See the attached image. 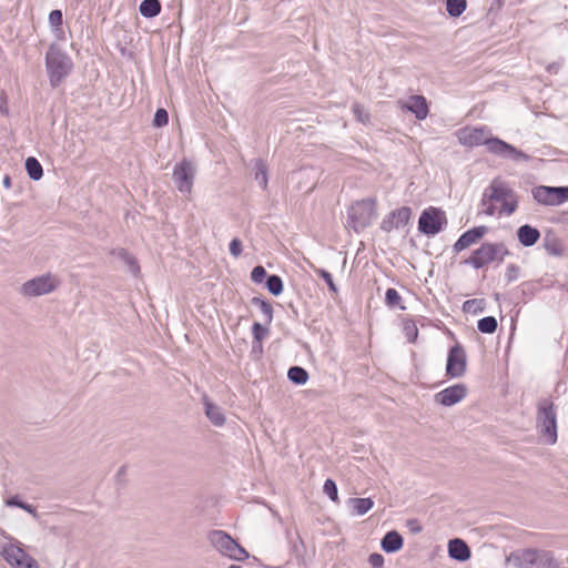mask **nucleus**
Wrapping results in <instances>:
<instances>
[{
    "label": "nucleus",
    "instance_id": "obj_4",
    "mask_svg": "<svg viewBox=\"0 0 568 568\" xmlns=\"http://www.w3.org/2000/svg\"><path fill=\"white\" fill-rule=\"evenodd\" d=\"M506 561L514 568H557L554 557L549 552L534 549L511 552Z\"/></svg>",
    "mask_w": 568,
    "mask_h": 568
},
{
    "label": "nucleus",
    "instance_id": "obj_36",
    "mask_svg": "<svg viewBox=\"0 0 568 568\" xmlns=\"http://www.w3.org/2000/svg\"><path fill=\"white\" fill-rule=\"evenodd\" d=\"M402 297L395 288H387L385 293V302L389 307H395L399 304Z\"/></svg>",
    "mask_w": 568,
    "mask_h": 568
},
{
    "label": "nucleus",
    "instance_id": "obj_50",
    "mask_svg": "<svg viewBox=\"0 0 568 568\" xmlns=\"http://www.w3.org/2000/svg\"><path fill=\"white\" fill-rule=\"evenodd\" d=\"M253 352H262V349H260V345L258 344H256V348L253 349Z\"/></svg>",
    "mask_w": 568,
    "mask_h": 568
},
{
    "label": "nucleus",
    "instance_id": "obj_31",
    "mask_svg": "<svg viewBox=\"0 0 568 568\" xmlns=\"http://www.w3.org/2000/svg\"><path fill=\"white\" fill-rule=\"evenodd\" d=\"M497 320L494 316H486L478 321L477 328L480 333L493 334L497 329Z\"/></svg>",
    "mask_w": 568,
    "mask_h": 568
},
{
    "label": "nucleus",
    "instance_id": "obj_46",
    "mask_svg": "<svg viewBox=\"0 0 568 568\" xmlns=\"http://www.w3.org/2000/svg\"><path fill=\"white\" fill-rule=\"evenodd\" d=\"M7 505L8 506H17V507H20V505H22V501H20L18 499V497H12L10 499L7 500Z\"/></svg>",
    "mask_w": 568,
    "mask_h": 568
},
{
    "label": "nucleus",
    "instance_id": "obj_37",
    "mask_svg": "<svg viewBox=\"0 0 568 568\" xmlns=\"http://www.w3.org/2000/svg\"><path fill=\"white\" fill-rule=\"evenodd\" d=\"M324 493L333 500V501H337L338 500V495H337V487H336V484L334 480L332 479H326V481L324 483Z\"/></svg>",
    "mask_w": 568,
    "mask_h": 568
},
{
    "label": "nucleus",
    "instance_id": "obj_10",
    "mask_svg": "<svg viewBox=\"0 0 568 568\" xmlns=\"http://www.w3.org/2000/svg\"><path fill=\"white\" fill-rule=\"evenodd\" d=\"M447 224L445 213L436 207L424 210L418 220V230L425 235L438 234Z\"/></svg>",
    "mask_w": 568,
    "mask_h": 568
},
{
    "label": "nucleus",
    "instance_id": "obj_41",
    "mask_svg": "<svg viewBox=\"0 0 568 568\" xmlns=\"http://www.w3.org/2000/svg\"><path fill=\"white\" fill-rule=\"evenodd\" d=\"M353 112H354V115L356 116V119L362 122V123H365L369 120V114L366 112V110L358 103H355L353 105Z\"/></svg>",
    "mask_w": 568,
    "mask_h": 568
},
{
    "label": "nucleus",
    "instance_id": "obj_17",
    "mask_svg": "<svg viewBox=\"0 0 568 568\" xmlns=\"http://www.w3.org/2000/svg\"><path fill=\"white\" fill-rule=\"evenodd\" d=\"M398 103L403 110L412 112L418 120L426 119L429 113L427 100L423 95H410L407 101Z\"/></svg>",
    "mask_w": 568,
    "mask_h": 568
},
{
    "label": "nucleus",
    "instance_id": "obj_51",
    "mask_svg": "<svg viewBox=\"0 0 568 568\" xmlns=\"http://www.w3.org/2000/svg\"><path fill=\"white\" fill-rule=\"evenodd\" d=\"M229 568H242V567L237 566V565H231Z\"/></svg>",
    "mask_w": 568,
    "mask_h": 568
},
{
    "label": "nucleus",
    "instance_id": "obj_49",
    "mask_svg": "<svg viewBox=\"0 0 568 568\" xmlns=\"http://www.w3.org/2000/svg\"><path fill=\"white\" fill-rule=\"evenodd\" d=\"M3 184H4V186H7V187H9V186H10V178H9V176H6V178L3 179Z\"/></svg>",
    "mask_w": 568,
    "mask_h": 568
},
{
    "label": "nucleus",
    "instance_id": "obj_8",
    "mask_svg": "<svg viewBox=\"0 0 568 568\" xmlns=\"http://www.w3.org/2000/svg\"><path fill=\"white\" fill-rule=\"evenodd\" d=\"M212 546L223 556L230 559L244 561L248 558V552L239 545L230 535L222 530H214L209 536Z\"/></svg>",
    "mask_w": 568,
    "mask_h": 568
},
{
    "label": "nucleus",
    "instance_id": "obj_6",
    "mask_svg": "<svg viewBox=\"0 0 568 568\" xmlns=\"http://www.w3.org/2000/svg\"><path fill=\"white\" fill-rule=\"evenodd\" d=\"M508 254L509 251L504 243L485 242L471 253L465 263L479 270L493 262L501 263Z\"/></svg>",
    "mask_w": 568,
    "mask_h": 568
},
{
    "label": "nucleus",
    "instance_id": "obj_40",
    "mask_svg": "<svg viewBox=\"0 0 568 568\" xmlns=\"http://www.w3.org/2000/svg\"><path fill=\"white\" fill-rule=\"evenodd\" d=\"M266 271L261 265L255 266L251 272V280L256 284H261L264 281Z\"/></svg>",
    "mask_w": 568,
    "mask_h": 568
},
{
    "label": "nucleus",
    "instance_id": "obj_19",
    "mask_svg": "<svg viewBox=\"0 0 568 568\" xmlns=\"http://www.w3.org/2000/svg\"><path fill=\"white\" fill-rule=\"evenodd\" d=\"M517 239L523 246L530 247L540 239V232L529 224H524L517 230Z\"/></svg>",
    "mask_w": 568,
    "mask_h": 568
},
{
    "label": "nucleus",
    "instance_id": "obj_13",
    "mask_svg": "<svg viewBox=\"0 0 568 568\" xmlns=\"http://www.w3.org/2000/svg\"><path fill=\"white\" fill-rule=\"evenodd\" d=\"M194 176L195 168L191 161L184 159L180 163L175 164L172 179L180 192L191 193Z\"/></svg>",
    "mask_w": 568,
    "mask_h": 568
},
{
    "label": "nucleus",
    "instance_id": "obj_11",
    "mask_svg": "<svg viewBox=\"0 0 568 568\" xmlns=\"http://www.w3.org/2000/svg\"><path fill=\"white\" fill-rule=\"evenodd\" d=\"M532 197L542 205L557 206L568 201L567 186H536L532 189Z\"/></svg>",
    "mask_w": 568,
    "mask_h": 568
},
{
    "label": "nucleus",
    "instance_id": "obj_43",
    "mask_svg": "<svg viewBox=\"0 0 568 568\" xmlns=\"http://www.w3.org/2000/svg\"><path fill=\"white\" fill-rule=\"evenodd\" d=\"M230 253L239 257L242 253V242L239 239H233L230 243Z\"/></svg>",
    "mask_w": 568,
    "mask_h": 568
},
{
    "label": "nucleus",
    "instance_id": "obj_3",
    "mask_svg": "<svg viewBox=\"0 0 568 568\" xmlns=\"http://www.w3.org/2000/svg\"><path fill=\"white\" fill-rule=\"evenodd\" d=\"M72 60L58 45L51 44L45 54V68L51 87H58L70 73Z\"/></svg>",
    "mask_w": 568,
    "mask_h": 568
},
{
    "label": "nucleus",
    "instance_id": "obj_18",
    "mask_svg": "<svg viewBox=\"0 0 568 568\" xmlns=\"http://www.w3.org/2000/svg\"><path fill=\"white\" fill-rule=\"evenodd\" d=\"M487 232L488 227L485 225L476 226L466 231L455 242L453 246L454 251L457 253L462 252L463 250L478 242Z\"/></svg>",
    "mask_w": 568,
    "mask_h": 568
},
{
    "label": "nucleus",
    "instance_id": "obj_47",
    "mask_svg": "<svg viewBox=\"0 0 568 568\" xmlns=\"http://www.w3.org/2000/svg\"><path fill=\"white\" fill-rule=\"evenodd\" d=\"M20 508H22L26 511H28V513L32 514L33 516H36V510H34V508L31 505L22 503V505H20Z\"/></svg>",
    "mask_w": 568,
    "mask_h": 568
},
{
    "label": "nucleus",
    "instance_id": "obj_34",
    "mask_svg": "<svg viewBox=\"0 0 568 568\" xmlns=\"http://www.w3.org/2000/svg\"><path fill=\"white\" fill-rule=\"evenodd\" d=\"M266 287L271 294L277 296L283 292V281L278 275H270L266 280Z\"/></svg>",
    "mask_w": 568,
    "mask_h": 568
},
{
    "label": "nucleus",
    "instance_id": "obj_29",
    "mask_svg": "<svg viewBox=\"0 0 568 568\" xmlns=\"http://www.w3.org/2000/svg\"><path fill=\"white\" fill-rule=\"evenodd\" d=\"M351 504L353 511L356 515H364L374 506V503L371 498H355L351 500Z\"/></svg>",
    "mask_w": 568,
    "mask_h": 568
},
{
    "label": "nucleus",
    "instance_id": "obj_28",
    "mask_svg": "<svg viewBox=\"0 0 568 568\" xmlns=\"http://www.w3.org/2000/svg\"><path fill=\"white\" fill-rule=\"evenodd\" d=\"M287 377L296 385H304L308 379V373L301 366H293L288 369Z\"/></svg>",
    "mask_w": 568,
    "mask_h": 568
},
{
    "label": "nucleus",
    "instance_id": "obj_23",
    "mask_svg": "<svg viewBox=\"0 0 568 568\" xmlns=\"http://www.w3.org/2000/svg\"><path fill=\"white\" fill-rule=\"evenodd\" d=\"M205 414L211 423L217 427L223 426L225 423V416L221 407L215 404L205 400Z\"/></svg>",
    "mask_w": 568,
    "mask_h": 568
},
{
    "label": "nucleus",
    "instance_id": "obj_1",
    "mask_svg": "<svg viewBox=\"0 0 568 568\" xmlns=\"http://www.w3.org/2000/svg\"><path fill=\"white\" fill-rule=\"evenodd\" d=\"M458 142L466 146L485 145L487 151L514 161H527L528 155L514 145L491 135L486 126L464 128L456 133Z\"/></svg>",
    "mask_w": 568,
    "mask_h": 568
},
{
    "label": "nucleus",
    "instance_id": "obj_5",
    "mask_svg": "<svg viewBox=\"0 0 568 568\" xmlns=\"http://www.w3.org/2000/svg\"><path fill=\"white\" fill-rule=\"evenodd\" d=\"M376 202L374 199H364L355 202L348 209L347 226L356 233L369 226L376 217Z\"/></svg>",
    "mask_w": 568,
    "mask_h": 568
},
{
    "label": "nucleus",
    "instance_id": "obj_45",
    "mask_svg": "<svg viewBox=\"0 0 568 568\" xmlns=\"http://www.w3.org/2000/svg\"><path fill=\"white\" fill-rule=\"evenodd\" d=\"M0 112L2 114H8L7 95L2 90H0Z\"/></svg>",
    "mask_w": 568,
    "mask_h": 568
},
{
    "label": "nucleus",
    "instance_id": "obj_22",
    "mask_svg": "<svg viewBox=\"0 0 568 568\" xmlns=\"http://www.w3.org/2000/svg\"><path fill=\"white\" fill-rule=\"evenodd\" d=\"M403 547V538L402 536L393 530L387 532L384 538L382 539V548L386 552H395L402 549Z\"/></svg>",
    "mask_w": 568,
    "mask_h": 568
},
{
    "label": "nucleus",
    "instance_id": "obj_16",
    "mask_svg": "<svg viewBox=\"0 0 568 568\" xmlns=\"http://www.w3.org/2000/svg\"><path fill=\"white\" fill-rule=\"evenodd\" d=\"M412 216V210L408 206H402L397 210L392 211L385 216L381 223V229L384 232H392L407 225Z\"/></svg>",
    "mask_w": 568,
    "mask_h": 568
},
{
    "label": "nucleus",
    "instance_id": "obj_27",
    "mask_svg": "<svg viewBox=\"0 0 568 568\" xmlns=\"http://www.w3.org/2000/svg\"><path fill=\"white\" fill-rule=\"evenodd\" d=\"M26 170H27L29 178L34 181L40 180L43 175L42 165L33 156H30L26 160Z\"/></svg>",
    "mask_w": 568,
    "mask_h": 568
},
{
    "label": "nucleus",
    "instance_id": "obj_30",
    "mask_svg": "<svg viewBox=\"0 0 568 568\" xmlns=\"http://www.w3.org/2000/svg\"><path fill=\"white\" fill-rule=\"evenodd\" d=\"M268 328L263 326L262 324L255 322L252 325V335H253V349L256 348V344L260 345V349H262V341L267 336Z\"/></svg>",
    "mask_w": 568,
    "mask_h": 568
},
{
    "label": "nucleus",
    "instance_id": "obj_24",
    "mask_svg": "<svg viewBox=\"0 0 568 568\" xmlns=\"http://www.w3.org/2000/svg\"><path fill=\"white\" fill-rule=\"evenodd\" d=\"M161 2L159 0H143L139 10L142 17L154 18L161 12Z\"/></svg>",
    "mask_w": 568,
    "mask_h": 568
},
{
    "label": "nucleus",
    "instance_id": "obj_21",
    "mask_svg": "<svg viewBox=\"0 0 568 568\" xmlns=\"http://www.w3.org/2000/svg\"><path fill=\"white\" fill-rule=\"evenodd\" d=\"M544 248L551 256H562L565 253V246L560 239L555 234H547L544 239Z\"/></svg>",
    "mask_w": 568,
    "mask_h": 568
},
{
    "label": "nucleus",
    "instance_id": "obj_15",
    "mask_svg": "<svg viewBox=\"0 0 568 568\" xmlns=\"http://www.w3.org/2000/svg\"><path fill=\"white\" fill-rule=\"evenodd\" d=\"M467 395V387L464 384H455L435 394V402L439 405L450 407L460 403Z\"/></svg>",
    "mask_w": 568,
    "mask_h": 568
},
{
    "label": "nucleus",
    "instance_id": "obj_26",
    "mask_svg": "<svg viewBox=\"0 0 568 568\" xmlns=\"http://www.w3.org/2000/svg\"><path fill=\"white\" fill-rule=\"evenodd\" d=\"M254 178L255 181L262 186V189H266L267 186V166L266 163L261 160L256 159L254 161Z\"/></svg>",
    "mask_w": 568,
    "mask_h": 568
},
{
    "label": "nucleus",
    "instance_id": "obj_9",
    "mask_svg": "<svg viewBox=\"0 0 568 568\" xmlns=\"http://www.w3.org/2000/svg\"><path fill=\"white\" fill-rule=\"evenodd\" d=\"M60 285V280L52 273H45L24 282L20 293L27 297H36L52 293Z\"/></svg>",
    "mask_w": 568,
    "mask_h": 568
},
{
    "label": "nucleus",
    "instance_id": "obj_33",
    "mask_svg": "<svg viewBox=\"0 0 568 568\" xmlns=\"http://www.w3.org/2000/svg\"><path fill=\"white\" fill-rule=\"evenodd\" d=\"M48 21H49V24L54 33L63 32L62 31L63 16H62L61 10H59V9L52 10L49 13Z\"/></svg>",
    "mask_w": 568,
    "mask_h": 568
},
{
    "label": "nucleus",
    "instance_id": "obj_38",
    "mask_svg": "<svg viewBox=\"0 0 568 568\" xmlns=\"http://www.w3.org/2000/svg\"><path fill=\"white\" fill-rule=\"evenodd\" d=\"M168 121H169V114H168L166 110L158 109L154 114V119H153L154 126H156V128L164 126L168 124Z\"/></svg>",
    "mask_w": 568,
    "mask_h": 568
},
{
    "label": "nucleus",
    "instance_id": "obj_35",
    "mask_svg": "<svg viewBox=\"0 0 568 568\" xmlns=\"http://www.w3.org/2000/svg\"><path fill=\"white\" fill-rule=\"evenodd\" d=\"M403 331L409 343H414L416 341L418 335V328L413 321L404 322Z\"/></svg>",
    "mask_w": 568,
    "mask_h": 568
},
{
    "label": "nucleus",
    "instance_id": "obj_48",
    "mask_svg": "<svg viewBox=\"0 0 568 568\" xmlns=\"http://www.w3.org/2000/svg\"><path fill=\"white\" fill-rule=\"evenodd\" d=\"M128 262L131 265V268L134 273L139 272V266L136 265V262L132 257H128Z\"/></svg>",
    "mask_w": 568,
    "mask_h": 568
},
{
    "label": "nucleus",
    "instance_id": "obj_14",
    "mask_svg": "<svg viewBox=\"0 0 568 568\" xmlns=\"http://www.w3.org/2000/svg\"><path fill=\"white\" fill-rule=\"evenodd\" d=\"M2 556L13 568H38L36 560L16 544L6 545Z\"/></svg>",
    "mask_w": 568,
    "mask_h": 568
},
{
    "label": "nucleus",
    "instance_id": "obj_20",
    "mask_svg": "<svg viewBox=\"0 0 568 568\" xmlns=\"http://www.w3.org/2000/svg\"><path fill=\"white\" fill-rule=\"evenodd\" d=\"M448 554L452 558L465 561L470 558V549L467 544L462 539H453L448 544Z\"/></svg>",
    "mask_w": 568,
    "mask_h": 568
},
{
    "label": "nucleus",
    "instance_id": "obj_42",
    "mask_svg": "<svg viewBox=\"0 0 568 568\" xmlns=\"http://www.w3.org/2000/svg\"><path fill=\"white\" fill-rule=\"evenodd\" d=\"M317 274L325 281V283L327 284L329 291L336 293L337 292V287L333 281V276L329 272L325 271V270H318L317 271Z\"/></svg>",
    "mask_w": 568,
    "mask_h": 568
},
{
    "label": "nucleus",
    "instance_id": "obj_32",
    "mask_svg": "<svg viewBox=\"0 0 568 568\" xmlns=\"http://www.w3.org/2000/svg\"><path fill=\"white\" fill-rule=\"evenodd\" d=\"M466 9V0H446V10L450 17H459Z\"/></svg>",
    "mask_w": 568,
    "mask_h": 568
},
{
    "label": "nucleus",
    "instance_id": "obj_25",
    "mask_svg": "<svg viewBox=\"0 0 568 568\" xmlns=\"http://www.w3.org/2000/svg\"><path fill=\"white\" fill-rule=\"evenodd\" d=\"M251 303L252 305L254 306H257L261 311V313L263 314V317H264V323L266 325H270L273 321V307H272V304L268 303L267 301L261 298V297H257V296H254L252 300H251Z\"/></svg>",
    "mask_w": 568,
    "mask_h": 568
},
{
    "label": "nucleus",
    "instance_id": "obj_2",
    "mask_svg": "<svg viewBox=\"0 0 568 568\" xmlns=\"http://www.w3.org/2000/svg\"><path fill=\"white\" fill-rule=\"evenodd\" d=\"M481 203L483 205H487V207L484 210L486 215H494L496 212L494 203H499V214L509 216L517 210L518 197L507 182L500 178H495L490 182L489 186L485 190Z\"/></svg>",
    "mask_w": 568,
    "mask_h": 568
},
{
    "label": "nucleus",
    "instance_id": "obj_12",
    "mask_svg": "<svg viewBox=\"0 0 568 568\" xmlns=\"http://www.w3.org/2000/svg\"><path fill=\"white\" fill-rule=\"evenodd\" d=\"M467 368V356L465 348L456 343L448 351L446 363V375L450 378L463 377Z\"/></svg>",
    "mask_w": 568,
    "mask_h": 568
},
{
    "label": "nucleus",
    "instance_id": "obj_44",
    "mask_svg": "<svg viewBox=\"0 0 568 568\" xmlns=\"http://www.w3.org/2000/svg\"><path fill=\"white\" fill-rule=\"evenodd\" d=\"M368 562L374 568H382L384 565V557L381 554L374 552L369 556Z\"/></svg>",
    "mask_w": 568,
    "mask_h": 568
},
{
    "label": "nucleus",
    "instance_id": "obj_7",
    "mask_svg": "<svg viewBox=\"0 0 568 568\" xmlns=\"http://www.w3.org/2000/svg\"><path fill=\"white\" fill-rule=\"evenodd\" d=\"M537 423L544 442L554 445L557 442V414L551 400L542 399L538 404Z\"/></svg>",
    "mask_w": 568,
    "mask_h": 568
},
{
    "label": "nucleus",
    "instance_id": "obj_39",
    "mask_svg": "<svg viewBox=\"0 0 568 568\" xmlns=\"http://www.w3.org/2000/svg\"><path fill=\"white\" fill-rule=\"evenodd\" d=\"M520 268L516 264H509L506 267L505 278L508 283L515 282L519 277Z\"/></svg>",
    "mask_w": 568,
    "mask_h": 568
}]
</instances>
